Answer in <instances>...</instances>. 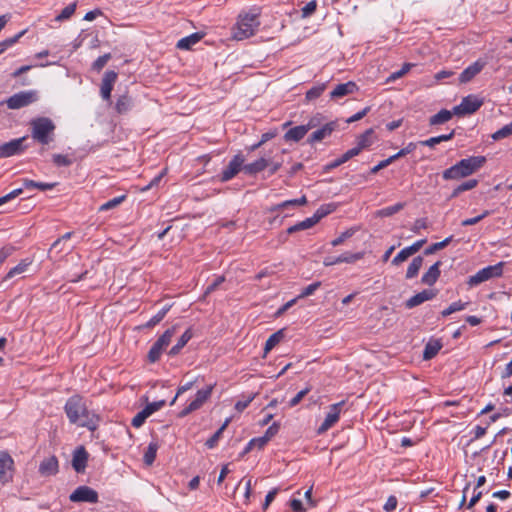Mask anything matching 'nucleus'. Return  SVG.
I'll return each mask as SVG.
<instances>
[{
    "instance_id": "nucleus-1",
    "label": "nucleus",
    "mask_w": 512,
    "mask_h": 512,
    "mask_svg": "<svg viewBox=\"0 0 512 512\" xmlns=\"http://www.w3.org/2000/svg\"><path fill=\"white\" fill-rule=\"evenodd\" d=\"M65 413L69 421L73 424H79L89 430H95L98 425V417L90 415L82 398L79 395L70 397L65 404Z\"/></svg>"
},
{
    "instance_id": "nucleus-2",
    "label": "nucleus",
    "mask_w": 512,
    "mask_h": 512,
    "mask_svg": "<svg viewBox=\"0 0 512 512\" xmlns=\"http://www.w3.org/2000/svg\"><path fill=\"white\" fill-rule=\"evenodd\" d=\"M485 163V156H470L444 170L442 177L445 180H460L478 171Z\"/></svg>"
},
{
    "instance_id": "nucleus-3",
    "label": "nucleus",
    "mask_w": 512,
    "mask_h": 512,
    "mask_svg": "<svg viewBox=\"0 0 512 512\" xmlns=\"http://www.w3.org/2000/svg\"><path fill=\"white\" fill-rule=\"evenodd\" d=\"M32 138L42 145L53 141L55 124L50 118L38 117L30 122Z\"/></svg>"
},
{
    "instance_id": "nucleus-4",
    "label": "nucleus",
    "mask_w": 512,
    "mask_h": 512,
    "mask_svg": "<svg viewBox=\"0 0 512 512\" xmlns=\"http://www.w3.org/2000/svg\"><path fill=\"white\" fill-rule=\"evenodd\" d=\"M503 273V263L487 266L468 278L467 284L470 287L477 286L492 278L499 277Z\"/></svg>"
},
{
    "instance_id": "nucleus-5",
    "label": "nucleus",
    "mask_w": 512,
    "mask_h": 512,
    "mask_svg": "<svg viewBox=\"0 0 512 512\" xmlns=\"http://www.w3.org/2000/svg\"><path fill=\"white\" fill-rule=\"evenodd\" d=\"M483 105V100L477 96L468 95L464 97L461 103L453 108V113L457 116H464L475 113Z\"/></svg>"
},
{
    "instance_id": "nucleus-6",
    "label": "nucleus",
    "mask_w": 512,
    "mask_h": 512,
    "mask_svg": "<svg viewBox=\"0 0 512 512\" xmlns=\"http://www.w3.org/2000/svg\"><path fill=\"white\" fill-rule=\"evenodd\" d=\"M37 100L35 91H22L16 93L6 100L9 109H20L30 105Z\"/></svg>"
},
{
    "instance_id": "nucleus-7",
    "label": "nucleus",
    "mask_w": 512,
    "mask_h": 512,
    "mask_svg": "<svg viewBox=\"0 0 512 512\" xmlns=\"http://www.w3.org/2000/svg\"><path fill=\"white\" fill-rule=\"evenodd\" d=\"M69 500L74 503H78V502L97 503L98 502V493L91 487L83 485V486L77 487L70 494Z\"/></svg>"
},
{
    "instance_id": "nucleus-8",
    "label": "nucleus",
    "mask_w": 512,
    "mask_h": 512,
    "mask_svg": "<svg viewBox=\"0 0 512 512\" xmlns=\"http://www.w3.org/2000/svg\"><path fill=\"white\" fill-rule=\"evenodd\" d=\"M26 139L27 136H24L0 145V158H7L22 153L26 148L23 145Z\"/></svg>"
},
{
    "instance_id": "nucleus-9",
    "label": "nucleus",
    "mask_w": 512,
    "mask_h": 512,
    "mask_svg": "<svg viewBox=\"0 0 512 512\" xmlns=\"http://www.w3.org/2000/svg\"><path fill=\"white\" fill-rule=\"evenodd\" d=\"M244 166V157L241 154L235 155L220 175L221 182H227L235 177Z\"/></svg>"
},
{
    "instance_id": "nucleus-10",
    "label": "nucleus",
    "mask_w": 512,
    "mask_h": 512,
    "mask_svg": "<svg viewBox=\"0 0 512 512\" xmlns=\"http://www.w3.org/2000/svg\"><path fill=\"white\" fill-rule=\"evenodd\" d=\"M14 461L5 451H0V483L5 484L12 479Z\"/></svg>"
},
{
    "instance_id": "nucleus-11",
    "label": "nucleus",
    "mask_w": 512,
    "mask_h": 512,
    "mask_svg": "<svg viewBox=\"0 0 512 512\" xmlns=\"http://www.w3.org/2000/svg\"><path fill=\"white\" fill-rule=\"evenodd\" d=\"M343 404H344V402L341 401L339 403H336V404H333L330 406L329 412L327 413L323 423L318 428L319 434L326 432L339 420V415H340L341 407L343 406Z\"/></svg>"
},
{
    "instance_id": "nucleus-12",
    "label": "nucleus",
    "mask_w": 512,
    "mask_h": 512,
    "mask_svg": "<svg viewBox=\"0 0 512 512\" xmlns=\"http://www.w3.org/2000/svg\"><path fill=\"white\" fill-rule=\"evenodd\" d=\"M364 252H357V253H351V252H345L341 254L338 257H326L323 261L324 266H333L339 263H355L356 261L362 259L364 257Z\"/></svg>"
},
{
    "instance_id": "nucleus-13",
    "label": "nucleus",
    "mask_w": 512,
    "mask_h": 512,
    "mask_svg": "<svg viewBox=\"0 0 512 512\" xmlns=\"http://www.w3.org/2000/svg\"><path fill=\"white\" fill-rule=\"evenodd\" d=\"M237 26L238 32H253L259 26L258 15L255 13L239 15Z\"/></svg>"
},
{
    "instance_id": "nucleus-14",
    "label": "nucleus",
    "mask_w": 512,
    "mask_h": 512,
    "mask_svg": "<svg viewBox=\"0 0 512 512\" xmlns=\"http://www.w3.org/2000/svg\"><path fill=\"white\" fill-rule=\"evenodd\" d=\"M486 64L487 62L485 60L478 59L462 71L459 76V82L463 84L470 82L477 74L482 71Z\"/></svg>"
},
{
    "instance_id": "nucleus-15",
    "label": "nucleus",
    "mask_w": 512,
    "mask_h": 512,
    "mask_svg": "<svg viewBox=\"0 0 512 512\" xmlns=\"http://www.w3.org/2000/svg\"><path fill=\"white\" fill-rule=\"evenodd\" d=\"M89 454L84 446H79L73 453L72 467L77 473H83L87 466Z\"/></svg>"
},
{
    "instance_id": "nucleus-16",
    "label": "nucleus",
    "mask_w": 512,
    "mask_h": 512,
    "mask_svg": "<svg viewBox=\"0 0 512 512\" xmlns=\"http://www.w3.org/2000/svg\"><path fill=\"white\" fill-rule=\"evenodd\" d=\"M118 74L115 71L109 70L104 73L101 83V96L103 99L108 100L111 96L114 83L116 82Z\"/></svg>"
},
{
    "instance_id": "nucleus-17",
    "label": "nucleus",
    "mask_w": 512,
    "mask_h": 512,
    "mask_svg": "<svg viewBox=\"0 0 512 512\" xmlns=\"http://www.w3.org/2000/svg\"><path fill=\"white\" fill-rule=\"evenodd\" d=\"M39 473L41 476H53L59 471V462L56 456L52 455L41 461L39 465Z\"/></svg>"
},
{
    "instance_id": "nucleus-18",
    "label": "nucleus",
    "mask_w": 512,
    "mask_h": 512,
    "mask_svg": "<svg viewBox=\"0 0 512 512\" xmlns=\"http://www.w3.org/2000/svg\"><path fill=\"white\" fill-rule=\"evenodd\" d=\"M436 294H437V292L433 289H425V290L415 294L411 298H409L405 302V306H406V308H409V309L414 308V307L424 303L425 301L433 299L436 296Z\"/></svg>"
},
{
    "instance_id": "nucleus-19",
    "label": "nucleus",
    "mask_w": 512,
    "mask_h": 512,
    "mask_svg": "<svg viewBox=\"0 0 512 512\" xmlns=\"http://www.w3.org/2000/svg\"><path fill=\"white\" fill-rule=\"evenodd\" d=\"M335 128H336L335 122L326 123L320 129H317L316 131H314L313 133L310 134V136L308 137V140H307L308 143L314 144L316 142L322 141L326 137L330 136L332 134V132L335 130Z\"/></svg>"
},
{
    "instance_id": "nucleus-20",
    "label": "nucleus",
    "mask_w": 512,
    "mask_h": 512,
    "mask_svg": "<svg viewBox=\"0 0 512 512\" xmlns=\"http://www.w3.org/2000/svg\"><path fill=\"white\" fill-rule=\"evenodd\" d=\"M358 90L355 82L348 81L346 83L338 84L330 93L332 99H340L344 96L353 94Z\"/></svg>"
},
{
    "instance_id": "nucleus-21",
    "label": "nucleus",
    "mask_w": 512,
    "mask_h": 512,
    "mask_svg": "<svg viewBox=\"0 0 512 512\" xmlns=\"http://www.w3.org/2000/svg\"><path fill=\"white\" fill-rule=\"evenodd\" d=\"M442 262L441 261H437L436 263H434L426 273L423 274L422 276V279H421V282L425 285H429V286H432L433 284L436 283V281L438 280V278L440 277V266H441Z\"/></svg>"
},
{
    "instance_id": "nucleus-22",
    "label": "nucleus",
    "mask_w": 512,
    "mask_h": 512,
    "mask_svg": "<svg viewBox=\"0 0 512 512\" xmlns=\"http://www.w3.org/2000/svg\"><path fill=\"white\" fill-rule=\"evenodd\" d=\"M269 166V160L261 157L256 161L243 166V171L248 175H255Z\"/></svg>"
},
{
    "instance_id": "nucleus-23",
    "label": "nucleus",
    "mask_w": 512,
    "mask_h": 512,
    "mask_svg": "<svg viewBox=\"0 0 512 512\" xmlns=\"http://www.w3.org/2000/svg\"><path fill=\"white\" fill-rule=\"evenodd\" d=\"M373 134H374V130L372 128H370V129H367L364 133H362L357 138V146L352 148L353 150H357V155H359L363 149H366L372 145Z\"/></svg>"
},
{
    "instance_id": "nucleus-24",
    "label": "nucleus",
    "mask_w": 512,
    "mask_h": 512,
    "mask_svg": "<svg viewBox=\"0 0 512 512\" xmlns=\"http://www.w3.org/2000/svg\"><path fill=\"white\" fill-rule=\"evenodd\" d=\"M205 34H190L187 37L180 39L176 47L180 50H190L193 45L197 44Z\"/></svg>"
},
{
    "instance_id": "nucleus-25",
    "label": "nucleus",
    "mask_w": 512,
    "mask_h": 512,
    "mask_svg": "<svg viewBox=\"0 0 512 512\" xmlns=\"http://www.w3.org/2000/svg\"><path fill=\"white\" fill-rule=\"evenodd\" d=\"M442 348V343L440 340L431 339L424 348L423 359L430 360L434 358L439 350Z\"/></svg>"
},
{
    "instance_id": "nucleus-26",
    "label": "nucleus",
    "mask_w": 512,
    "mask_h": 512,
    "mask_svg": "<svg viewBox=\"0 0 512 512\" xmlns=\"http://www.w3.org/2000/svg\"><path fill=\"white\" fill-rule=\"evenodd\" d=\"M308 133L307 131V128H305L304 125H299V126H296V127H293L291 129H289L285 135H284V139L286 141H295V142H298L300 141L301 139L304 138V136Z\"/></svg>"
},
{
    "instance_id": "nucleus-27",
    "label": "nucleus",
    "mask_w": 512,
    "mask_h": 512,
    "mask_svg": "<svg viewBox=\"0 0 512 512\" xmlns=\"http://www.w3.org/2000/svg\"><path fill=\"white\" fill-rule=\"evenodd\" d=\"M192 336V330L188 328L178 339L177 343L169 350V355L176 356L177 354H179L181 349L188 343Z\"/></svg>"
},
{
    "instance_id": "nucleus-28",
    "label": "nucleus",
    "mask_w": 512,
    "mask_h": 512,
    "mask_svg": "<svg viewBox=\"0 0 512 512\" xmlns=\"http://www.w3.org/2000/svg\"><path fill=\"white\" fill-rule=\"evenodd\" d=\"M453 115H455L453 113V110L449 111L446 109H442L438 113H436L435 115L430 117L429 124L432 126L444 124V123L448 122L452 118Z\"/></svg>"
},
{
    "instance_id": "nucleus-29",
    "label": "nucleus",
    "mask_w": 512,
    "mask_h": 512,
    "mask_svg": "<svg viewBox=\"0 0 512 512\" xmlns=\"http://www.w3.org/2000/svg\"><path fill=\"white\" fill-rule=\"evenodd\" d=\"M357 156V150L349 149L346 151L341 157L335 159L333 162L327 164L325 166V171H330L334 168H337L338 166L346 163L351 158Z\"/></svg>"
},
{
    "instance_id": "nucleus-30",
    "label": "nucleus",
    "mask_w": 512,
    "mask_h": 512,
    "mask_svg": "<svg viewBox=\"0 0 512 512\" xmlns=\"http://www.w3.org/2000/svg\"><path fill=\"white\" fill-rule=\"evenodd\" d=\"M317 223L318 222L315 220L314 216H312V217L306 218L305 220L300 221L297 224L289 227L287 229V233L292 234V233H295L298 231L306 230V229L313 227Z\"/></svg>"
},
{
    "instance_id": "nucleus-31",
    "label": "nucleus",
    "mask_w": 512,
    "mask_h": 512,
    "mask_svg": "<svg viewBox=\"0 0 512 512\" xmlns=\"http://www.w3.org/2000/svg\"><path fill=\"white\" fill-rule=\"evenodd\" d=\"M423 261L424 259L422 256H416L415 258H413L412 262L410 263L406 271L407 279H412L418 274L419 270L423 265Z\"/></svg>"
},
{
    "instance_id": "nucleus-32",
    "label": "nucleus",
    "mask_w": 512,
    "mask_h": 512,
    "mask_svg": "<svg viewBox=\"0 0 512 512\" xmlns=\"http://www.w3.org/2000/svg\"><path fill=\"white\" fill-rule=\"evenodd\" d=\"M57 183H43V182H36L34 180L30 179H23V186L26 189H32L37 188L41 191L51 190L53 189Z\"/></svg>"
},
{
    "instance_id": "nucleus-33",
    "label": "nucleus",
    "mask_w": 512,
    "mask_h": 512,
    "mask_svg": "<svg viewBox=\"0 0 512 512\" xmlns=\"http://www.w3.org/2000/svg\"><path fill=\"white\" fill-rule=\"evenodd\" d=\"M283 338V330H278L277 332L273 333L265 343L264 354L266 355L268 352H270Z\"/></svg>"
},
{
    "instance_id": "nucleus-34",
    "label": "nucleus",
    "mask_w": 512,
    "mask_h": 512,
    "mask_svg": "<svg viewBox=\"0 0 512 512\" xmlns=\"http://www.w3.org/2000/svg\"><path fill=\"white\" fill-rule=\"evenodd\" d=\"M229 422L230 419H226L225 422L221 425V427L205 442L207 448L212 449L217 445L219 439L221 438L224 430L227 428Z\"/></svg>"
},
{
    "instance_id": "nucleus-35",
    "label": "nucleus",
    "mask_w": 512,
    "mask_h": 512,
    "mask_svg": "<svg viewBox=\"0 0 512 512\" xmlns=\"http://www.w3.org/2000/svg\"><path fill=\"white\" fill-rule=\"evenodd\" d=\"M157 450L158 444L156 442H151L148 445L143 457V461L147 466H151L155 461Z\"/></svg>"
},
{
    "instance_id": "nucleus-36",
    "label": "nucleus",
    "mask_w": 512,
    "mask_h": 512,
    "mask_svg": "<svg viewBox=\"0 0 512 512\" xmlns=\"http://www.w3.org/2000/svg\"><path fill=\"white\" fill-rule=\"evenodd\" d=\"M132 105V100L128 95H122L117 99L116 110L118 113H126Z\"/></svg>"
},
{
    "instance_id": "nucleus-37",
    "label": "nucleus",
    "mask_w": 512,
    "mask_h": 512,
    "mask_svg": "<svg viewBox=\"0 0 512 512\" xmlns=\"http://www.w3.org/2000/svg\"><path fill=\"white\" fill-rule=\"evenodd\" d=\"M336 209V205L333 203L325 204L320 206L317 211L314 213V218L317 222H319L323 217L332 213Z\"/></svg>"
},
{
    "instance_id": "nucleus-38",
    "label": "nucleus",
    "mask_w": 512,
    "mask_h": 512,
    "mask_svg": "<svg viewBox=\"0 0 512 512\" xmlns=\"http://www.w3.org/2000/svg\"><path fill=\"white\" fill-rule=\"evenodd\" d=\"M127 195L126 194H123L121 196H118V197H115L109 201H107L106 203L102 204L100 207H99V211L100 212H103V211H108V210H111V209H114L116 208L117 206H119L122 202L125 201Z\"/></svg>"
},
{
    "instance_id": "nucleus-39",
    "label": "nucleus",
    "mask_w": 512,
    "mask_h": 512,
    "mask_svg": "<svg viewBox=\"0 0 512 512\" xmlns=\"http://www.w3.org/2000/svg\"><path fill=\"white\" fill-rule=\"evenodd\" d=\"M451 241H452V236H449V237L445 238L444 240H442L441 242L433 243L432 245H430L429 247H427L424 250V254L425 255L434 254L436 251L447 247Z\"/></svg>"
},
{
    "instance_id": "nucleus-40",
    "label": "nucleus",
    "mask_w": 512,
    "mask_h": 512,
    "mask_svg": "<svg viewBox=\"0 0 512 512\" xmlns=\"http://www.w3.org/2000/svg\"><path fill=\"white\" fill-rule=\"evenodd\" d=\"M405 206V203H396L395 205L393 206H388V207H385L381 210L378 211V215L381 216V217H389V216H392L396 213H398L399 211H401Z\"/></svg>"
},
{
    "instance_id": "nucleus-41",
    "label": "nucleus",
    "mask_w": 512,
    "mask_h": 512,
    "mask_svg": "<svg viewBox=\"0 0 512 512\" xmlns=\"http://www.w3.org/2000/svg\"><path fill=\"white\" fill-rule=\"evenodd\" d=\"M169 306L162 308L156 315H154L146 324L143 325L145 328H153L159 322L163 320L167 312L169 311Z\"/></svg>"
},
{
    "instance_id": "nucleus-42",
    "label": "nucleus",
    "mask_w": 512,
    "mask_h": 512,
    "mask_svg": "<svg viewBox=\"0 0 512 512\" xmlns=\"http://www.w3.org/2000/svg\"><path fill=\"white\" fill-rule=\"evenodd\" d=\"M164 349L165 347H163L156 341L148 352L149 361L152 363L158 361Z\"/></svg>"
},
{
    "instance_id": "nucleus-43",
    "label": "nucleus",
    "mask_w": 512,
    "mask_h": 512,
    "mask_svg": "<svg viewBox=\"0 0 512 512\" xmlns=\"http://www.w3.org/2000/svg\"><path fill=\"white\" fill-rule=\"evenodd\" d=\"M176 328L177 326L175 325L167 329L156 341L166 348L170 344L172 337L176 333Z\"/></svg>"
},
{
    "instance_id": "nucleus-44",
    "label": "nucleus",
    "mask_w": 512,
    "mask_h": 512,
    "mask_svg": "<svg viewBox=\"0 0 512 512\" xmlns=\"http://www.w3.org/2000/svg\"><path fill=\"white\" fill-rule=\"evenodd\" d=\"M325 89H326V84H324V83L313 86L306 92V99L308 101L317 99L318 97L321 96V94L325 91Z\"/></svg>"
},
{
    "instance_id": "nucleus-45",
    "label": "nucleus",
    "mask_w": 512,
    "mask_h": 512,
    "mask_svg": "<svg viewBox=\"0 0 512 512\" xmlns=\"http://www.w3.org/2000/svg\"><path fill=\"white\" fill-rule=\"evenodd\" d=\"M512 135V121L503 126L501 129L497 130L495 133L492 134V138L495 141L507 138Z\"/></svg>"
},
{
    "instance_id": "nucleus-46",
    "label": "nucleus",
    "mask_w": 512,
    "mask_h": 512,
    "mask_svg": "<svg viewBox=\"0 0 512 512\" xmlns=\"http://www.w3.org/2000/svg\"><path fill=\"white\" fill-rule=\"evenodd\" d=\"M205 402H203L202 400H199L195 397V399L187 406L185 407L180 413H179V417L180 418H183V417H186L187 415H189L191 412L193 411H196L198 410L199 408L202 407V405L204 404Z\"/></svg>"
},
{
    "instance_id": "nucleus-47",
    "label": "nucleus",
    "mask_w": 512,
    "mask_h": 512,
    "mask_svg": "<svg viewBox=\"0 0 512 512\" xmlns=\"http://www.w3.org/2000/svg\"><path fill=\"white\" fill-rule=\"evenodd\" d=\"M414 255L409 247L403 248L393 259L392 265L398 266L404 261H406L410 256Z\"/></svg>"
},
{
    "instance_id": "nucleus-48",
    "label": "nucleus",
    "mask_w": 512,
    "mask_h": 512,
    "mask_svg": "<svg viewBox=\"0 0 512 512\" xmlns=\"http://www.w3.org/2000/svg\"><path fill=\"white\" fill-rule=\"evenodd\" d=\"M466 305H467V303H463L461 301L453 302L446 309H444L441 312V314L444 317L449 316L454 312L461 311V310L465 309Z\"/></svg>"
},
{
    "instance_id": "nucleus-49",
    "label": "nucleus",
    "mask_w": 512,
    "mask_h": 512,
    "mask_svg": "<svg viewBox=\"0 0 512 512\" xmlns=\"http://www.w3.org/2000/svg\"><path fill=\"white\" fill-rule=\"evenodd\" d=\"M416 147H417V143L410 142L407 146L400 149L396 154L390 156V158L394 162L397 159L404 157V156L410 154L411 152H413L416 149Z\"/></svg>"
},
{
    "instance_id": "nucleus-50",
    "label": "nucleus",
    "mask_w": 512,
    "mask_h": 512,
    "mask_svg": "<svg viewBox=\"0 0 512 512\" xmlns=\"http://www.w3.org/2000/svg\"><path fill=\"white\" fill-rule=\"evenodd\" d=\"M52 159H53V163L57 167H68V166L72 165V163H73V160L71 158H69L66 155H62V154H54Z\"/></svg>"
},
{
    "instance_id": "nucleus-51",
    "label": "nucleus",
    "mask_w": 512,
    "mask_h": 512,
    "mask_svg": "<svg viewBox=\"0 0 512 512\" xmlns=\"http://www.w3.org/2000/svg\"><path fill=\"white\" fill-rule=\"evenodd\" d=\"M76 10V3H71L69 5H67L62 11L61 13L56 16L55 20L56 21H61V20H65V19H68L70 18L74 12Z\"/></svg>"
},
{
    "instance_id": "nucleus-52",
    "label": "nucleus",
    "mask_w": 512,
    "mask_h": 512,
    "mask_svg": "<svg viewBox=\"0 0 512 512\" xmlns=\"http://www.w3.org/2000/svg\"><path fill=\"white\" fill-rule=\"evenodd\" d=\"M354 233H355V230L353 228L347 229L346 231L341 233V235L339 237L332 240L331 245L334 247L341 245L345 240L352 237L354 235Z\"/></svg>"
},
{
    "instance_id": "nucleus-53",
    "label": "nucleus",
    "mask_w": 512,
    "mask_h": 512,
    "mask_svg": "<svg viewBox=\"0 0 512 512\" xmlns=\"http://www.w3.org/2000/svg\"><path fill=\"white\" fill-rule=\"evenodd\" d=\"M321 286L320 281H316L307 287H305L302 292L297 296L298 299L308 297L312 295L319 287Z\"/></svg>"
},
{
    "instance_id": "nucleus-54",
    "label": "nucleus",
    "mask_w": 512,
    "mask_h": 512,
    "mask_svg": "<svg viewBox=\"0 0 512 512\" xmlns=\"http://www.w3.org/2000/svg\"><path fill=\"white\" fill-rule=\"evenodd\" d=\"M165 405L164 400L148 403L143 410L147 413L148 416H151L154 412L160 410Z\"/></svg>"
},
{
    "instance_id": "nucleus-55",
    "label": "nucleus",
    "mask_w": 512,
    "mask_h": 512,
    "mask_svg": "<svg viewBox=\"0 0 512 512\" xmlns=\"http://www.w3.org/2000/svg\"><path fill=\"white\" fill-rule=\"evenodd\" d=\"M148 417L147 413L142 409L133 417L131 424L135 428H139L144 424Z\"/></svg>"
},
{
    "instance_id": "nucleus-56",
    "label": "nucleus",
    "mask_w": 512,
    "mask_h": 512,
    "mask_svg": "<svg viewBox=\"0 0 512 512\" xmlns=\"http://www.w3.org/2000/svg\"><path fill=\"white\" fill-rule=\"evenodd\" d=\"M27 266L28 264L27 263H19L17 266L13 267L12 269L9 270V272L7 273L5 279H10L12 277H14L15 275L17 274H21L23 272L26 271L27 269Z\"/></svg>"
},
{
    "instance_id": "nucleus-57",
    "label": "nucleus",
    "mask_w": 512,
    "mask_h": 512,
    "mask_svg": "<svg viewBox=\"0 0 512 512\" xmlns=\"http://www.w3.org/2000/svg\"><path fill=\"white\" fill-rule=\"evenodd\" d=\"M22 193H23V188H18V189L11 191L10 193L0 197V206L9 202L12 199L18 197Z\"/></svg>"
},
{
    "instance_id": "nucleus-58",
    "label": "nucleus",
    "mask_w": 512,
    "mask_h": 512,
    "mask_svg": "<svg viewBox=\"0 0 512 512\" xmlns=\"http://www.w3.org/2000/svg\"><path fill=\"white\" fill-rule=\"evenodd\" d=\"M22 35L23 34H16L14 37L8 38V39L0 42V54H2L4 51H6V49H8V47L15 44Z\"/></svg>"
},
{
    "instance_id": "nucleus-59",
    "label": "nucleus",
    "mask_w": 512,
    "mask_h": 512,
    "mask_svg": "<svg viewBox=\"0 0 512 512\" xmlns=\"http://www.w3.org/2000/svg\"><path fill=\"white\" fill-rule=\"evenodd\" d=\"M310 389L309 388H305L301 391H299L289 402V406L290 407H294L296 405H298L302 399L309 393Z\"/></svg>"
},
{
    "instance_id": "nucleus-60",
    "label": "nucleus",
    "mask_w": 512,
    "mask_h": 512,
    "mask_svg": "<svg viewBox=\"0 0 512 512\" xmlns=\"http://www.w3.org/2000/svg\"><path fill=\"white\" fill-rule=\"evenodd\" d=\"M225 281L224 276H219L215 279L213 283H211L204 292V297L209 295L210 293L214 292L223 282Z\"/></svg>"
},
{
    "instance_id": "nucleus-61",
    "label": "nucleus",
    "mask_w": 512,
    "mask_h": 512,
    "mask_svg": "<svg viewBox=\"0 0 512 512\" xmlns=\"http://www.w3.org/2000/svg\"><path fill=\"white\" fill-rule=\"evenodd\" d=\"M280 425L277 422H274L268 429L265 431L263 437L270 441L279 431Z\"/></svg>"
},
{
    "instance_id": "nucleus-62",
    "label": "nucleus",
    "mask_w": 512,
    "mask_h": 512,
    "mask_svg": "<svg viewBox=\"0 0 512 512\" xmlns=\"http://www.w3.org/2000/svg\"><path fill=\"white\" fill-rule=\"evenodd\" d=\"M410 66H411L410 64H404V66H403L400 70H398V71H396V72L392 73V74L388 77V79H387V80H388V81H394V80H396V79H398V78H400V77L404 76V75L409 71Z\"/></svg>"
},
{
    "instance_id": "nucleus-63",
    "label": "nucleus",
    "mask_w": 512,
    "mask_h": 512,
    "mask_svg": "<svg viewBox=\"0 0 512 512\" xmlns=\"http://www.w3.org/2000/svg\"><path fill=\"white\" fill-rule=\"evenodd\" d=\"M397 498L393 495L389 496L383 509L386 511V512H392L394 511L396 508H397Z\"/></svg>"
},
{
    "instance_id": "nucleus-64",
    "label": "nucleus",
    "mask_w": 512,
    "mask_h": 512,
    "mask_svg": "<svg viewBox=\"0 0 512 512\" xmlns=\"http://www.w3.org/2000/svg\"><path fill=\"white\" fill-rule=\"evenodd\" d=\"M392 163H393L392 159L390 157H388L387 159L380 161L376 166L371 168L370 173L371 174H376L380 170L386 168L388 165H390Z\"/></svg>"
}]
</instances>
